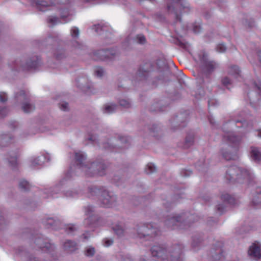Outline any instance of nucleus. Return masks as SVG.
Masks as SVG:
<instances>
[{
    "mask_svg": "<svg viewBox=\"0 0 261 261\" xmlns=\"http://www.w3.org/2000/svg\"><path fill=\"white\" fill-rule=\"evenodd\" d=\"M94 29H95V31L97 33H99V30H103V29H102L101 28V26L99 24L94 25Z\"/></svg>",
    "mask_w": 261,
    "mask_h": 261,
    "instance_id": "c03bdc74",
    "label": "nucleus"
},
{
    "mask_svg": "<svg viewBox=\"0 0 261 261\" xmlns=\"http://www.w3.org/2000/svg\"><path fill=\"white\" fill-rule=\"evenodd\" d=\"M178 222V220L175 219V217H172L166 220V224L168 227H172L175 225V223Z\"/></svg>",
    "mask_w": 261,
    "mask_h": 261,
    "instance_id": "b1692460",
    "label": "nucleus"
},
{
    "mask_svg": "<svg viewBox=\"0 0 261 261\" xmlns=\"http://www.w3.org/2000/svg\"><path fill=\"white\" fill-rule=\"evenodd\" d=\"M113 243V240L111 239H106L103 240V245L105 247L110 246Z\"/></svg>",
    "mask_w": 261,
    "mask_h": 261,
    "instance_id": "c9c22d12",
    "label": "nucleus"
},
{
    "mask_svg": "<svg viewBox=\"0 0 261 261\" xmlns=\"http://www.w3.org/2000/svg\"><path fill=\"white\" fill-rule=\"evenodd\" d=\"M85 215L87 216V218L84 220L85 225L92 229L98 226V220L93 214V208L91 206L85 208Z\"/></svg>",
    "mask_w": 261,
    "mask_h": 261,
    "instance_id": "39448f33",
    "label": "nucleus"
},
{
    "mask_svg": "<svg viewBox=\"0 0 261 261\" xmlns=\"http://www.w3.org/2000/svg\"><path fill=\"white\" fill-rule=\"evenodd\" d=\"M95 253V250L94 247L92 246H88L86 247L85 250V254L88 257H91L94 255Z\"/></svg>",
    "mask_w": 261,
    "mask_h": 261,
    "instance_id": "412c9836",
    "label": "nucleus"
},
{
    "mask_svg": "<svg viewBox=\"0 0 261 261\" xmlns=\"http://www.w3.org/2000/svg\"><path fill=\"white\" fill-rule=\"evenodd\" d=\"M59 108L62 111L65 110V102H63L61 104H59Z\"/></svg>",
    "mask_w": 261,
    "mask_h": 261,
    "instance_id": "a18cd8bd",
    "label": "nucleus"
},
{
    "mask_svg": "<svg viewBox=\"0 0 261 261\" xmlns=\"http://www.w3.org/2000/svg\"><path fill=\"white\" fill-rule=\"evenodd\" d=\"M172 4L168 6L170 12L174 13L176 18L180 20L179 14L187 13L190 10L189 4L185 0H171Z\"/></svg>",
    "mask_w": 261,
    "mask_h": 261,
    "instance_id": "20e7f679",
    "label": "nucleus"
},
{
    "mask_svg": "<svg viewBox=\"0 0 261 261\" xmlns=\"http://www.w3.org/2000/svg\"><path fill=\"white\" fill-rule=\"evenodd\" d=\"M86 155L82 151H78L75 153L74 162L77 168L81 169L87 175H92L97 174L99 175L104 174L103 170H105L106 166L103 163H92L89 164L86 162Z\"/></svg>",
    "mask_w": 261,
    "mask_h": 261,
    "instance_id": "f257e3e1",
    "label": "nucleus"
},
{
    "mask_svg": "<svg viewBox=\"0 0 261 261\" xmlns=\"http://www.w3.org/2000/svg\"><path fill=\"white\" fill-rule=\"evenodd\" d=\"M16 97L20 99L22 97V99H27V95L25 94L24 91L23 90H21L19 94L16 95Z\"/></svg>",
    "mask_w": 261,
    "mask_h": 261,
    "instance_id": "f704fd0d",
    "label": "nucleus"
},
{
    "mask_svg": "<svg viewBox=\"0 0 261 261\" xmlns=\"http://www.w3.org/2000/svg\"><path fill=\"white\" fill-rule=\"evenodd\" d=\"M250 156L252 161L256 162H259L261 160V150L257 147H251Z\"/></svg>",
    "mask_w": 261,
    "mask_h": 261,
    "instance_id": "9b49d317",
    "label": "nucleus"
},
{
    "mask_svg": "<svg viewBox=\"0 0 261 261\" xmlns=\"http://www.w3.org/2000/svg\"><path fill=\"white\" fill-rule=\"evenodd\" d=\"M8 109L6 108H4L0 109V117H3L8 113Z\"/></svg>",
    "mask_w": 261,
    "mask_h": 261,
    "instance_id": "58836bf2",
    "label": "nucleus"
},
{
    "mask_svg": "<svg viewBox=\"0 0 261 261\" xmlns=\"http://www.w3.org/2000/svg\"><path fill=\"white\" fill-rule=\"evenodd\" d=\"M229 73L231 75H239L240 73V70L238 66H233L230 67Z\"/></svg>",
    "mask_w": 261,
    "mask_h": 261,
    "instance_id": "a878e982",
    "label": "nucleus"
},
{
    "mask_svg": "<svg viewBox=\"0 0 261 261\" xmlns=\"http://www.w3.org/2000/svg\"><path fill=\"white\" fill-rule=\"evenodd\" d=\"M171 261H181V259L180 258L179 256H178L177 257H172L171 258Z\"/></svg>",
    "mask_w": 261,
    "mask_h": 261,
    "instance_id": "de8ad7c7",
    "label": "nucleus"
},
{
    "mask_svg": "<svg viewBox=\"0 0 261 261\" xmlns=\"http://www.w3.org/2000/svg\"><path fill=\"white\" fill-rule=\"evenodd\" d=\"M151 254L154 257H158L161 258L162 259H164L166 257L165 254V250L164 249L160 246H154L151 249Z\"/></svg>",
    "mask_w": 261,
    "mask_h": 261,
    "instance_id": "9d476101",
    "label": "nucleus"
},
{
    "mask_svg": "<svg viewBox=\"0 0 261 261\" xmlns=\"http://www.w3.org/2000/svg\"><path fill=\"white\" fill-rule=\"evenodd\" d=\"M248 255L251 258L258 259L261 258V244L258 243L252 244L249 247Z\"/></svg>",
    "mask_w": 261,
    "mask_h": 261,
    "instance_id": "1a4fd4ad",
    "label": "nucleus"
},
{
    "mask_svg": "<svg viewBox=\"0 0 261 261\" xmlns=\"http://www.w3.org/2000/svg\"><path fill=\"white\" fill-rule=\"evenodd\" d=\"M70 33L73 38H76L79 35V30L77 28L73 27L71 29Z\"/></svg>",
    "mask_w": 261,
    "mask_h": 261,
    "instance_id": "c756f323",
    "label": "nucleus"
},
{
    "mask_svg": "<svg viewBox=\"0 0 261 261\" xmlns=\"http://www.w3.org/2000/svg\"><path fill=\"white\" fill-rule=\"evenodd\" d=\"M41 64L40 58L39 57H33L27 62L25 65L21 66L23 71H29L36 69Z\"/></svg>",
    "mask_w": 261,
    "mask_h": 261,
    "instance_id": "6e6552de",
    "label": "nucleus"
},
{
    "mask_svg": "<svg viewBox=\"0 0 261 261\" xmlns=\"http://www.w3.org/2000/svg\"><path fill=\"white\" fill-rule=\"evenodd\" d=\"M43 223L47 228H55V226L58 225L60 222L59 220H56L51 218H48L46 220H43Z\"/></svg>",
    "mask_w": 261,
    "mask_h": 261,
    "instance_id": "4468645a",
    "label": "nucleus"
},
{
    "mask_svg": "<svg viewBox=\"0 0 261 261\" xmlns=\"http://www.w3.org/2000/svg\"><path fill=\"white\" fill-rule=\"evenodd\" d=\"M215 67V64L213 62H209L207 63L206 69L207 70L210 71L211 70L214 68Z\"/></svg>",
    "mask_w": 261,
    "mask_h": 261,
    "instance_id": "4c0bfd02",
    "label": "nucleus"
},
{
    "mask_svg": "<svg viewBox=\"0 0 261 261\" xmlns=\"http://www.w3.org/2000/svg\"><path fill=\"white\" fill-rule=\"evenodd\" d=\"M87 233L89 234V232H86V233H84V234H83V236H84V238H85V239H87L89 237H90V235H89V236H87V234H86Z\"/></svg>",
    "mask_w": 261,
    "mask_h": 261,
    "instance_id": "09e8293b",
    "label": "nucleus"
},
{
    "mask_svg": "<svg viewBox=\"0 0 261 261\" xmlns=\"http://www.w3.org/2000/svg\"><path fill=\"white\" fill-rule=\"evenodd\" d=\"M59 22V19L57 17L51 16L47 19V22L53 25L56 24Z\"/></svg>",
    "mask_w": 261,
    "mask_h": 261,
    "instance_id": "cd10ccee",
    "label": "nucleus"
},
{
    "mask_svg": "<svg viewBox=\"0 0 261 261\" xmlns=\"http://www.w3.org/2000/svg\"><path fill=\"white\" fill-rule=\"evenodd\" d=\"M198 29H199V28H197V27H196V28H194V29H193V31H194L195 33H198V32H199Z\"/></svg>",
    "mask_w": 261,
    "mask_h": 261,
    "instance_id": "8fccbe9b",
    "label": "nucleus"
},
{
    "mask_svg": "<svg viewBox=\"0 0 261 261\" xmlns=\"http://www.w3.org/2000/svg\"><path fill=\"white\" fill-rule=\"evenodd\" d=\"M258 56L259 57V61L261 62V51H259Z\"/></svg>",
    "mask_w": 261,
    "mask_h": 261,
    "instance_id": "603ef678",
    "label": "nucleus"
},
{
    "mask_svg": "<svg viewBox=\"0 0 261 261\" xmlns=\"http://www.w3.org/2000/svg\"><path fill=\"white\" fill-rule=\"evenodd\" d=\"M100 200L103 206H112L116 200V197L112 193L105 191L102 193Z\"/></svg>",
    "mask_w": 261,
    "mask_h": 261,
    "instance_id": "0eeeda50",
    "label": "nucleus"
},
{
    "mask_svg": "<svg viewBox=\"0 0 261 261\" xmlns=\"http://www.w3.org/2000/svg\"><path fill=\"white\" fill-rule=\"evenodd\" d=\"M28 261H38V260H36L35 258H32V257H30Z\"/></svg>",
    "mask_w": 261,
    "mask_h": 261,
    "instance_id": "3c124183",
    "label": "nucleus"
},
{
    "mask_svg": "<svg viewBox=\"0 0 261 261\" xmlns=\"http://www.w3.org/2000/svg\"><path fill=\"white\" fill-rule=\"evenodd\" d=\"M258 137H259L261 138V130H260L258 132Z\"/></svg>",
    "mask_w": 261,
    "mask_h": 261,
    "instance_id": "5fc2aeb1",
    "label": "nucleus"
},
{
    "mask_svg": "<svg viewBox=\"0 0 261 261\" xmlns=\"http://www.w3.org/2000/svg\"><path fill=\"white\" fill-rule=\"evenodd\" d=\"M16 124V122H13L12 124H11V125L13 126L14 127H15Z\"/></svg>",
    "mask_w": 261,
    "mask_h": 261,
    "instance_id": "864d4df0",
    "label": "nucleus"
},
{
    "mask_svg": "<svg viewBox=\"0 0 261 261\" xmlns=\"http://www.w3.org/2000/svg\"><path fill=\"white\" fill-rule=\"evenodd\" d=\"M221 198L225 202H228L229 203L231 202V200H232L230 195L228 194H223L221 196Z\"/></svg>",
    "mask_w": 261,
    "mask_h": 261,
    "instance_id": "2f4dec72",
    "label": "nucleus"
},
{
    "mask_svg": "<svg viewBox=\"0 0 261 261\" xmlns=\"http://www.w3.org/2000/svg\"><path fill=\"white\" fill-rule=\"evenodd\" d=\"M57 59H60V57L59 56H57L56 57Z\"/></svg>",
    "mask_w": 261,
    "mask_h": 261,
    "instance_id": "052dcab7",
    "label": "nucleus"
},
{
    "mask_svg": "<svg viewBox=\"0 0 261 261\" xmlns=\"http://www.w3.org/2000/svg\"><path fill=\"white\" fill-rule=\"evenodd\" d=\"M76 230V227L72 224H68L66 225V232L68 231L69 234H72Z\"/></svg>",
    "mask_w": 261,
    "mask_h": 261,
    "instance_id": "bb28decb",
    "label": "nucleus"
},
{
    "mask_svg": "<svg viewBox=\"0 0 261 261\" xmlns=\"http://www.w3.org/2000/svg\"><path fill=\"white\" fill-rule=\"evenodd\" d=\"M37 243L40 245V248L44 252L50 253L54 249V245L49 242H43L42 240H39Z\"/></svg>",
    "mask_w": 261,
    "mask_h": 261,
    "instance_id": "f8f14e48",
    "label": "nucleus"
},
{
    "mask_svg": "<svg viewBox=\"0 0 261 261\" xmlns=\"http://www.w3.org/2000/svg\"><path fill=\"white\" fill-rule=\"evenodd\" d=\"M37 7L41 11H45L46 10H49L50 9H44L50 7V5L48 4V3L46 1H42L37 3Z\"/></svg>",
    "mask_w": 261,
    "mask_h": 261,
    "instance_id": "f3484780",
    "label": "nucleus"
},
{
    "mask_svg": "<svg viewBox=\"0 0 261 261\" xmlns=\"http://www.w3.org/2000/svg\"><path fill=\"white\" fill-rule=\"evenodd\" d=\"M89 140H93V139H92V138H89Z\"/></svg>",
    "mask_w": 261,
    "mask_h": 261,
    "instance_id": "bf43d9fd",
    "label": "nucleus"
},
{
    "mask_svg": "<svg viewBox=\"0 0 261 261\" xmlns=\"http://www.w3.org/2000/svg\"><path fill=\"white\" fill-rule=\"evenodd\" d=\"M86 81V80L84 78H81L78 80L77 81L78 86L80 87L81 88L84 89L85 87H88L87 85H84V83Z\"/></svg>",
    "mask_w": 261,
    "mask_h": 261,
    "instance_id": "7c9ffc66",
    "label": "nucleus"
},
{
    "mask_svg": "<svg viewBox=\"0 0 261 261\" xmlns=\"http://www.w3.org/2000/svg\"><path fill=\"white\" fill-rule=\"evenodd\" d=\"M226 49L225 45L223 43H219L216 47V50L219 53H224Z\"/></svg>",
    "mask_w": 261,
    "mask_h": 261,
    "instance_id": "c85d7f7f",
    "label": "nucleus"
},
{
    "mask_svg": "<svg viewBox=\"0 0 261 261\" xmlns=\"http://www.w3.org/2000/svg\"><path fill=\"white\" fill-rule=\"evenodd\" d=\"M156 168L154 165L152 163H149L146 165L145 168V172L147 174H150L154 172Z\"/></svg>",
    "mask_w": 261,
    "mask_h": 261,
    "instance_id": "4be33fe9",
    "label": "nucleus"
},
{
    "mask_svg": "<svg viewBox=\"0 0 261 261\" xmlns=\"http://www.w3.org/2000/svg\"><path fill=\"white\" fill-rule=\"evenodd\" d=\"M16 70H19L20 71V68H18L17 69V68H16V69H15Z\"/></svg>",
    "mask_w": 261,
    "mask_h": 261,
    "instance_id": "4d7b16f0",
    "label": "nucleus"
},
{
    "mask_svg": "<svg viewBox=\"0 0 261 261\" xmlns=\"http://www.w3.org/2000/svg\"><path fill=\"white\" fill-rule=\"evenodd\" d=\"M138 236L141 238L146 236H155L156 234V230L152 227L151 224L143 225L140 226L138 230Z\"/></svg>",
    "mask_w": 261,
    "mask_h": 261,
    "instance_id": "423d86ee",
    "label": "nucleus"
},
{
    "mask_svg": "<svg viewBox=\"0 0 261 261\" xmlns=\"http://www.w3.org/2000/svg\"><path fill=\"white\" fill-rule=\"evenodd\" d=\"M54 190L51 189L48 190L45 193H47L48 195L46 197H45V198H48L49 197H55L54 196L53 194Z\"/></svg>",
    "mask_w": 261,
    "mask_h": 261,
    "instance_id": "a19ab883",
    "label": "nucleus"
},
{
    "mask_svg": "<svg viewBox=\"0 0 261 261\" xmlns=\"http://www.w3.org/2000/svg\"><path fill=\"white\" fill-rule=\"evenodd\" d=\"M115 54V53L113 49L101 50L97 53V56H99V59L102 60L106 58H110L111 56H114Z\"/></svg>",
    "mask_w": 261,
    "mask_h": 261,
    "instance_id": "ddd939ff",
    "label": "nucleus"
},
{
    "mask_svg": "<svg viewBox=\"0 0 261 261\" xmlns=\"http://www.w3.org/2000/svg\"><path fill=\"white\" fill-rule=\"evenodd\" d=\"M178 217H177V218H175V219H176V220H178V222H176V223H175V225H176V224H177V223H178L179 222V221H180V220H181V219H179V220H178Z\"/></svg>",
    "mask_w": 261,
    "mask_h": 261,
    "instance_id": "6e6d98bb",
    "label": "nucleus"
},
{
    "mask_svg": "<svg viewBox=\"0 0 261 261\" xmlns=\"http://www.w3.org/2000/svg\"><path fill=\"white\" fill-rule=\"evenodd\" d=\"M259 83H260L259 81H258V84H257V83H255L254 84V87L255 88H256L257 89H258V90H261V85H260Z\"/></svg>",
    "mask_w": 261,
    "mask_h": 261,
    "instance_id": "49530a36",
    "label": "nucleus"
},
{
    "mask_svg": "<svg viewBox=\"0 0 261 261\" xmlns=\"http://www.w3.org/2000/svg\"><path fill=\"white\" fill-rule=\"evenodd\" d=\"M251 177V174L248 170H243L236 166L229 167L226 173V178L227 179L229 180H235L239 182L248 181Z\"/></svg>",
    "mask_w": 261,
    "mask_h": 261,
    "instance_id": "7ed1b4c3",
    "label": "nucleus"
},
{
    "mask_svg": "<svg viewBox=\"0 0 261 261\" xmlns=\"http://www.w3.org/2000/svg\"><path fill=\"white\" fill-rule=\"evenodd\" d=\"M8 97L6 93L0 92V101L5 102L7 100Z\"/></svg>",
    "mask_w": 261,
    "mask_h": 261,
    "instance_id": "72a5a7b5",
    "label": "nucleus"
},
{
    "mask_svg": "<svg viewBox=\"0 0 261 261\" xmlns=\"http://www.w3.org/2000/svg\"><path fill=\"white\" fill-rule=\"evenodd\" d=\"M258 197H261V193H260V194H258Z\"/></svg>",
    "mask_w": 261,
    "mask_h": 261,
    "instance_id": "13d9d810",
    "label": "nucleus"
},
{
    "mask_svg": "<svg viewBox=\"0 0 261 261\" xmlns=\"http://www.w3.org/2000/svg\"><path fill=\"white\" fill-rule=\"evenodd\" d=\"M225 208V206L224 204H219L217 206V210L219 213H222Z\"/></svg>",
    "mask_w": 261,
    "mask_h": 261,
    "instance_id": "37998d69",
    "label": "nucleus"
},
{
    "mask_svg": "<svg viewBox=\"0 0 261 261\" xmlns=\"http://www.w3.org/2000/svg\"><path fill=\"white\" fill-rule=\"evenodd\" d=\"M222 84L227 87L230 84V81L228 77H225L222 80Z\"/></svg>",
    "mask_w": 261,
    "mask_h": 261,
    "instance_id": "79ce46f5",
    "label": "nucleus"
},
{
    "mask_svg": "<svg viewBox=\"0 0 261 261\" xmlns=\"http://www.w3.org/2000/svg\"><path fill=\"white\" fill-rule=\"evenodd\" d=\"M31 165L32 166H36L37 165H41V163L39 162V158H36L34 159L31 162Z\"/></svg>",
    "mask_w": 261,
    "mask_h": 261,
    "instance_id": "e433bc0d",
    "label": "nucleus"
},
{
    "mask_svg": "<svg viewBox=\"0 0 261 261\" xmlns=\"http://www.w3.org/2000/svg\"><path fill=\"white\" fill-rule=\"evenodd\" d=\"M94 73L97 77H101L104 74V70L100 67H96L94 69Z\"/></svg>",
    "mask_w": 261,
    "mask_h": 261,
    "instance_id": "393cba45",
    "label": "nucleus"
},
{
    "mask_svg": "<svg viewBox=\"0 0 261 261\" xmlns=\"http://www.w3.org/2000/svg\"><path fill=\"white\" fill-rule=\"evenodd\" d=\"M116 106L112 103L107 104L103 108V113L106 114H111L115 111Z\"/></svg>",
    "mask_w": 261,
    "mask_h": 261,
    "instance_id": "dca6fc26",
    "label": "nucleus"
},
{
    "mask_svg": "<svg viewBox=\"0 0 261 261\" xmlns=\"http://www.w3.org/2000/svg\"><path fill=\"white\" fill-rule=\"evenodd\" d=\"M77 249V244L72 241H66V251L72 252Z\"/></svg>",
    "mask_w": 261,
    "mask_h": 261,
    "instance_id": "a211bd4d",
    "label": "nucleus"
},
{
    "mask_svg": "<svg viewBox=\"0 0 261 261\" xmlns=\"http://www.w3.org/2000/svg\"><path fill=\"white\" fill-rule=\"evenodd\" d=\"M22 109L25 113H30L34 110L35 107L29 103L25 102L23 104Z\"/></svg>",
    "mask_w": 261,
    "mask_h": 261,
    "instance_id": "6ab92c4d",
    "label": "nucleus"
},
{
    "mask_svg": "<svg viewBox=\"0 0 261 261\" xmlns=\"http://www.w3.org/2000/svg\"><path fill=\"white\" fill-rule=\"evenodd\" d=\"M114 232L119 236L123 234L124 230L121 225L118 224L113 226Z\"/></svg>",
    "mask_w": 261,
    "mask_h": 261,
    "instance_id": "5701e85b",
    "label": "nucleus"
},
{
    "mask_svg": "<svg viewBox=\"0 0 261 261\" xmlns=\"http://www.w3.org/2000/svg\"><path fill=\"white\" fill-rule=\"evenodd\" d=\"M19 187L22 190L27 191L30 189L31 185L27 180H21L19 182Z\"/></svg>",
    "mask_w": 261,
    "mask_h": 261,
    "instance_id": "aec40b11",
    "label": "nucleus"
},
{
    "mask_svg": "<svg viewBox=\"0 0 261 261\" xmlns=\"http://www.w3.org/2000/svg\"><path fill=\"white\" fill-rule=\"evenodd\" d=\"M120 105L124 107H128L129 103L126 100L122 99L120 101Z\"/></svg>",
    "mask_w": 261,
    "mask_h": 261,
    "instance_id": "ea45409f",
    "label": "nucleus"
},
{
    "mask_svg": "<svg viewBox=\"0 0 261 261\" xmlns=\"http://www.w3.org/2000/svg\"><path fill=\"white\" fill-rule=\"evenodd\" d=\"M8 159L9 165L12 168H15L17 166V155L15 153H12Z\"/></svg>",
    "mask_w": 261,
    "mask_h": 261,
    "instance_id": "2eb2a0df",
    "label": "nucleus"
},
{
    "mask_svg": "<svg viewBox=\"0 0 261 261\" xmlns=\"http://www.w3.org/2000/svg\"><path fill=\"white\" fill-rule=\"evenodd\" d=\"M137 42L140 44H144L145 42V38L142 35H139L136 37Z\"/></svg>",
    "mask_w": 261,
    "mask_h": 261,
    "instance_id": "473e14b6",
    "label": "nucleus"
},
{
    "mask_svg": "<svg viewBox=\"0 0 261 261\" xmlns=\"http://www.w3.org/2000/svg\"><path fill=\"white\" fill-rule=\"evenodd\" d=\"M227 144L221 149L222 156L227 160H234L237 158V151L239 149L241 138L235 136L232 133L225 136Z\"/></svg>",
    "mask_w": 261,
    "mask_h": 261,
    "instance_id": "f03ea898",
    "label": "nucleus"
}]
</instances>
